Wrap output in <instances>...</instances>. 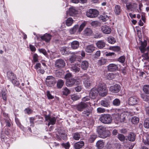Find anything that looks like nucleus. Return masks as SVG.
<instances>
[{
	"mask_svg": "<svg viewBox=\"0 0 149 149\" xmlns=\"http://www.w3.org/2000/svg\"><path fill=\"white\" fill-rule=\"evenodd\" d=\"M109 49L115 52H118L120 50V47L118 46L111 47L109 48Z\"/></svg>",
	"mask_w": 149,
	"mask_h": 149,
	"instance_id": "49",
	"label": "nucleus"
},
{
	"mask_svg": "<svg viewBox=\"0 0 149 149\" xmlns=\"http://www.w3.org/2000/svg\"><path fill=\"white\" fill-rule=\"evenodd\" d=\"M2 98L4 101H6L7 100L6 93L5 91H2L1 93Z\"/></svg>",
	"mask_w": 149,
	"mask_h": 149,
	"instance_id": "51",
	"label": "nucleus"
},
{
	"mask_svg": "<svg viewBox=\"0 0 149 149\" xmlns=\"http://www.w3.org/2000/svg\"><path fill=\"white\" fill-rule=\"evenodd\" d=\"M91 98V97L90 96H86L84 97H83L82 99V100L83 102H85L86 101H88V100H90V99Z\"/></svg>",
	"mask_w": 149,
	"mask_h": 149,
	"instance_id": "64",
	"label": "nucleus"
},
{
	"mask_svg": "<svg viewBox=\"0 0 149 149\" xmlns=\"http://www.w3.org/2000/svg\"><path fill=\"white\" fill-rule=\"evenodd\" d=\"M120 100L117 98L114 99L113 102V104L114 106H118L120 105Z\"/></svg>",
	"mask_w": 149,
	"mask_h": 149,
	"instance_id": "45",
	"label": "nucleus"
},
{
	"mask_svg": "<svg viewBox=\"0 0 149 149\" xmlns=\"http://www.w3.org/2000/svg\"><path fill=\"white\" fill-rule=\"evenodd\" d=\"M147 45V42L146 40H144L143 42H141V46L139 47V49L141 53H144L146 51Z\"/></svg>",
	"mask_w": 149,
	"mask_h": 149,
	"instance_id": "16",
	"label": "nucleus"
},
{
	"mask_svg": "<svg viewBox=\"0 0 149 149\" xmlns=\"http://www.w3.org/2000/svg\"><path fill=\"white\" fill-rule=\"evenodd\" d=\"M68 49L69 48L67 47H61L60 49L61 54L63 55H67L69 54Z\"/></svg>",
	"mask_w": 149,
	"mask_h": 149,
	"instance_id": "28",
	"label": "nucleus"
},
{
	"mask_svg": "<svg viewBox=\"0 0 149 149\" xmlns=\"http://www.w3.org/2000/svg\"><path fill=\"white\" fill-rule=\"evenodd\" d=\"M79 80V79H75L74 78H71L66 80L65 84L67 86L71 87L75 85L77 83H79L78 81Z\"/></svg>",
	"mask_w": 149,
	"mask_h": 149,
	"instance_id": "7",
	"label": "nucleus"
},
{
	"mask_svg": "<svg viewBox=\"0 0 149 149\" xmlns=\"http://www.w3.org/2000/svg\"><path fill=\"white\" fill-rule=\"evenodd\" d=\"M51 38V35L47 33H46L40 37V38L42 40L47 42H49Z\"/></svg>",
	"mask_w": 149,
	"mask_h": 149,
	"instance_id": "17",
	"label": "nucleus"
},
{
	"mask_svg": "<svg viewBox=\"0 0 149 149\" xmlns=\"http://www.w3.org/2000/svg\"><path fill=\"white\" fill-rule=\"evenodd\" d=\"M120 89L121 87L120 85L115 84L110 86L109 91L112 93H118L120 91Z\"/></svg>",
	"mask_w": 149,
	"mask_h": 149,
	"instance_id": "10",
	"label": "nucleus"
},
{
	"mask_svg": "<svg viewBox=\"0 0 149 149\" xmlns=\"http://www.w3.org/2000/svg\"><path fill=\"white\" fill-rule=\"evenodd\" d=\"M144 126L146 128H149V118L145 120L144 123Z\"/></svg>",
	"mask_w": 149,
	"mask_h": 149,
	"instance_id": "50",
	"label": "nucleus"
},
{
	"mask_svg": "<svg viewBox=\"0 0 149 149\" xmlns=\"http://www.w3.org/2000/svg\"><path fill=\"white\" fill-rule=\"evenodd\" d=\"M97 90L99 95L101 96L104 97L106 96L108 93V89L105 85L101 83L98 84Z\"/></svg>",
	"mask_w": 149,
	"mask_h": 149,
	"instance_id": "3",
	"label": "nucleus"
},
{
	"mask_svg": "<svg viewBox=\"0 0 149 149\" xmlns=\"http://www.w3.org/2000/svg\"><path fill=\"white\" fill-rule=\"evenodd\" d=\"M106 110L103 108L98 107L97 109V112L98 113H103Z\"/></svg>",
	"mask_w": 149,
	"mask_h": 149,
	"instance_id": "55",
	"label": "nucleus"
},
{
	"mask_svg": "<svg viewBox=\"0 0 149 149\" xmlns=\"http://www.w3.org/2000/svg\"><path fill=\"white\" fill-rule=\"evenodd\" d=\"M105 43L102 40H99L96 43L97 47L100 49H102L105 47Z\"/></svg>",
	"mask_w": 149,
	"mask_h": 149,
	"instance_id": "19",
	"label": "nucleus"
},
{
	"mask_svg": "<svg viewBox=\"0 0 149 149\" xmlns=\"http://www.w3.org/2000/svg\"><path fill=\"white\" fill-rule=\"evenodd\" d=\"M80 68L78 64H73L71 68V70L75 72H78L80 70Z\"/></svg>",
	"mask_w": 149,
	"mask_h": 149,
	"instance_id": "24",
	"label": "nucleus"
},
{
	"mask_svg": "<svg viewBox=\"0 0 149 149\" xmlns=\"http://www.w3.org/2000/svg\"><path fill=\"white\" fill-rule=\"evenodd\" d=\"M95 47L92 45H88L85 48V51L88 53H92L95 50Z\"/></svg>",
	"mask_w": 149,
	"mask_h": 149,
	"instance_id": "21",
	"label": "nucleus"
},
{
	"mask_svg": "<svg viewBox=\"0 0 149 149\" xmlns=\"http://www.w3.org/2000/svg\"><path fill=\"white\" fill-rule=\"evenodd\" d=\"M71 97V99L73 101L78 100L80 98V97L77 95H72Z\"/></svg>",
	"mask_w": 149,
	"mask_h": 149,
	"instance_id": "54",
	"label": "nucleus"
},
{
	"mask_svg": "<svg viewBox=\"0 0 149 149\" xmlns=\"http://www.w3.org/2000/svg\"><path fill=\"white\" fill-rule=\"evenodd\" d=\"M139 101V98L136 96H133L130 97L128 99L129 104L134 105L138 103Z\"/></svg>",
	"mask_w": 149,
	"mask_h": 149,
	"instance_id": "9",
	"label": "nucleus"
},
{
	"mask_svg": "<svg viewBox=\"0 0 149 149\" xmlns=\"http://www.w3.org/2000/svg\"><path fill=\"white\" fill-rule=\"evenodd\" d=\"M76 55H74L72 56L69 59L70 61L71 62L73 63L74 61L76 60Z\"/></svg>",
	"mask_w": 149,
	"mask_h": 149,
	"instance_id": "62",
	"label": "nucleus"
},
{
	"mask_svg": "<svg viewBox=\"0 0 149 149\" xmlns=\"http://www.w3.org/2000/svg\"><path fill=\"white\" fill-rule=\"evenodd\" d=\"M118 139L121 142H124L125 140V137L123 134H119L118 135Z\"/></svg>",
	"mask_w": 149,
	"mask_h": 149,
	"instance_id": "47",
	"label": "nucleus"
},
{
	"mask_svg": "<svg viewBox=\"0 0 149 149\" xmlns=\"http://www.w3.org/2000/svg\"><path fill=\"white\" fill-rule=\"evenodd\" d=\"M86 22H84L80 25L79 27L78 32L79 33L82 31L84 27L86 25Z\"/></svg>",
	"mask_w": 149,
	"mask_h": 149,
	"instance_id": "43",
	"label": "nucleus"
},
{
	"mask_svg": "<svg viewBox=\"0 0 149 149\" xmlns=\"http://www.w3.org/2000/svg\"><path fill=\"white\" fill-rule=\"evenodd\" d=\"M107 70L110 72H113L117 70L118 67L117 65L114 63L110 64L107 66Z\"/></svg>",
	"mask_w": 149,
	"mask_h": 149,
	"instance_id": "14",
	"label": "nucleus"
},
{
	"mask_svg": "<svg viewBox=\"0 0 149 149\" xmlns=\"http://www.w3.org/2000/svg\"><path fill=\"white\" fill-rule=\"evenodd\" d=\"M137 5L135 3H131L126 4L127 8L128 10H132L136 8Z\"/></svg>",
	"mask_w": 149,
	"mask_h": 149,
	"instance_id": "23",
	"label": "nucleus"
},
{
	"mask_svg": "<svg viewBox=\"0 0 149 149\" xmlns=\"http://www.w3.org/2000/svg\"><path fill=\"white\" fill-rule=\"evenodd\" d=\"M136 135L132 132H131L127 136L128 140L130 141H134L136 139Z\"/></svg>",
	"mask_w": 149,
	"mask_h": 149,
	"instance_id": "25",
	"label": "nucleus"
},
{
	"mask_svg": "<svg viewBox=\"0 0 149 149\" xmlns=\"http://www.w3.org/2000/svg\"><path fill=\"white\" fill-rule=\"evenodd\" d=\"M101 28L102 31L105 34H109L111 31L110 27L107 25L102 26Z\"/></svg>",
	"mask_w": 149,
	"mask_h": 149,
	"instance_id": "12",
	"label": "nucleus"
},
{
	"mask_svg": "<svg viewBox=\"0 0 149 149\" xmlns=\"http://www.w3.org/2000/svg\"><path fill=\"white\" fill-rule=\"evenodd\" d=\"M125 57L124 56H122L120 57L118 59V61L120 63H123L125 62Z\"/></svg>",
	"mask_w": 149,
	"mask_h": 149,
	"instance_id": "58",
	"label": "nucleus"
},
{
	"mask_svg": "<svg viewBox=\"0 0 149 149\" xmlns=\"http://www.w3.org/2000/svg\"><path fill=\"white\" fill-rule=\"evenodd\" d=\"M99 120L104 124H111L112 121V118L109 114H104L101 115L99 118Z\"/></svg>",
	"mask_w": 149,
	"mask_h": 149,
	"instance_id": "4",
	"label": "nucleus"
},
{
	"mask_svg": "<svg viewBox=\"0 0 149 149\" xmlns=\"http://www.w3.org/2000/svg\"><path fill=\"white\" fill-rule=\"evenodd\" d=\"M89 64L88 61L86 60L83 61L81 63V67L84 70H86L88 67Z\"/></svg>",
	"mask_w": 149,
	"mask_h": 149,
	"instance_id": "27",
	"label": "nucleus"
},
{
	"mask_svg": "<svg viewBox=\"0 0 149 149\" xmlns=\"http://www.w3.org/2000/svg\"><path fill=\"white\" fill-rule=\"evenodd\" d=\"M33 110L30 108H28L25 109L24 110L25 113H27L28 114H30L32 113Z\"/></svg>",
	"mask_w": 149,
	"mask_h": 149,
	"instance_id": "59",
	"label": "nucleus"
},
{
	"mask_svg": "<svg viewBox=\"0 0 149 149\" xmlns=\"http://www.w3.org/2000/svg\"><path fill=\"white\" fill-rule=\"evenodd\" d=\"M62 94L63 95L67 96L70 93V91L66 87H64L62 89Z\"/></svg>",
	"mask_w": 149,
	"mask_h": 149,
	"instance_id": "36",
	"label": "nucleus"
},
{
	"mask_svg": "<svg viewBox=\"0 0 149 149\" xmlns=\"http://www.w3.org/2000/svg\"><path fill=\"white\" fill-rule=\"evenodd\" d=\"M56 82L55 78L52 76H48L46 79V84L48 86L51 87L54 86Z\"/></svg>",
	"mask_w": 149,
	"mask_h": 149,
	"instance_id": "6",
	"label": "nucleus"
},
{
	"mask_svg": "<svg viewBox=\"0 0 149 149\" xmlns=\"http://www.w3.org/2000/svg\"><path fill=\"white\" fill-rule=\"evenodd\" d=\"M74 20L71 17H69L66 20L65 24L68 26H71L73 23Z\"/></svg>",
	"mask_w": 149,
	"mask_h": 149,
	"instance_id": "34",
	"label": "nucleus"
},
{
	"mask_svg": "<svg viewBox=\"0 0 149 149\" xmlns=\"http://www.w3.org/2000/svg\"><path fill=\"white\" fill-rule=\"evenodd\" d=\"M107 61L106 59L103 58H101V59L98 60L97 63L99 65L101 66L106 64L107 63Z\"/></svg>",
	"mask_w": 149,
	"mask_h": 149,
	"instance_id": "39",
	"label": "nucleus"
},
{
	"mask_svg": "<svg viewBox=\"0 0 149 149\" xmlns=\"http://www.w3.org/2000/svg\"><path fill=\"white\" fill-rule=\"evenodd\" d=\"M11 81L13 84L17 86L19 85V83L18 81L17 80V77H16L15 78L13 79Z\"/></svg>",
	"mask_w": 149,
	"mask_h": 149,
	"instance_id": "56",
	"label": "nucleus"
},
{
	"mask_svg": "<svg viewBox=\"0 0 149 149\" xmlns=\"http://www.w3.org/2000/svg\"><path fill=\"white\" fill-rule=\"evenodd\" d=\"M146 137V139H143V142L145 145L149 146V135H147Z\"/></svg>",
	"mask_w": 149,
	"mask_h": 149,
	"instance_id": "46",
	"label": "nucleus"
},
{
	"mask_svg": "<svg viewBox=\"0 0 149 149\" xmlns=\"http://www.w3.org/2000/svg\"><path fill=\"white\" fill-rule=\"evenodd\" d=\"M99 13V11L97 10L90 9L86 11V15L87 17L90 18H94L97 17Z\"/></svg>",
	"mask_w": 149,
	"mask_h": 149,
	"instance_id": "5",
	"label": "nucleus"
},
{
	"mask_svg": "<svg viewBox=\"0 0 149 149\" xmlns=\"http://www.w3.org/2000/svg\"><path fill=\"white\" fill-rule=\"evenodd\" d=\"M45 118L46 121H49L52 125L55 124L56 118L55 117H51L49 115H46L45 116Z\"/></svg>",
	"mask_w": 149,
	"mask_h": 149,
	"instance_id": "13",
	"label": "nucleus"
},
{
	"mask_svg": "<svg viewBox=\"0 0 149 149\" xmlns=\"http://www.w3.org/2000/svg\"><path fill=\"white\" fill-rule=\"evenodd\" d=\"M47 97L48 99H52L54 98V97L51 95V94L50 93L49 91H47Z\"/></svg>",
	"mask_w": 149,
	"mask_h": 149,
	"instance_id": "61",
	"label": "nucleus"
},
{
	"mask_svg": "<svg viewBox=\"0 0 149 149\" xmlns=\"http://www.w3.org/2000/svg\"><path fill=\"white\" fill-rule=\"evenodd\" d=\"M80 138V135L79 133H74L73 139L75 140H78Z\"/></svg>",
	"mask_w": 149,
	"mask_h": 149,
	"instance_id": "48",
	"label": "nucleus"
},
{
	"mask_svg": "<svg viewBox=\"0 0 149 149\" xmlns=\"http://www.w3.org/2000/svg\"><path fill=\"white\" fill-rule=\"evenodd\" d=\"M79 83H77L75 85H77V86L75 88V89L76 91L77 92H80L82 88L81 81L80 80L78 81Z\"/></svg>",
	"mask_w": 149,
	"mask_h": 149,
	"instance_id": "32",
	"label": "nucleus"
},
{
	"mask_svg": "<svg viewBox=\"0 0 149 149\" xmlns=\"http://www.w3.org/2000/svg\"><path fill=\"white\" fill-rule=\"evenodd\" d=\"M84 34L86 36L91 35L92 33V31L91 29L89 28H87L84 31Z\"/></svg>",
	"mask_w": 149,
	"mask_h": 149,
	"instance_id": "38",
	"label": "nucleus"
},
{
	"mask_svg": "<svg viewBox=\"0 0 149 149\" xmlns=\"http://www.w3.org/2000/svg\"><path fill=\"white\" fill-rule=\"evenodd\" d=\"M78 14V11L75 7H72L69 8L68 11H67L66 15L71 16H74Z\"/></svg>",
	"mask_w": 149,
	"mask_h": 149,
	"instance_id": "11",
	"label": "nucleus"
},
{
	"mask_svg": "<svg viewBox=\"0 0 149 149\" xmlns=\"http://www.w3.org/2000/svg\"><path fill=\"white\" fill-rule=\"evenodd\" d=\"M7 77L8 79L10 80V81L16 77L15 74L10 71H9L7 72Z\"/></svg>",
	"mask_w": 149,
	"mask_h": 149,
	"instance_id": "18",
	"label": "nucleus"
},
{
	"mask_svg": "<svg viewBox=\"0 0 149 149\" xmlns=\"http://www.w3.org/2000/svg\"><path fill=\"white\" fill-rule=\"evenodd\" d=\"M107 41L109 43L114 44L116 42L115 39L112 36H109L107 38Z\"/></svg>",
	"mask_w": 149,
	"mask_h": 149,
	"instance_id": "41",
	"label": "nucleus"
},
{
	"mask_svg": "<svg viewBox=\"0 0 149 149\" xmlns=\"http://www.w3.org/2000/svg\"><path fill=\"white\" fill-rule=\"evenodd\" d=\"M122 10L120 6L118 5H116L114 7V12L116 15H119L120 13Z\"/></svg>",
	"mask_w": 149,
	"mask_h": 149,
	"instance_id": "29",
	"label": "nucleus"
},
{
	"mask_svg": "<svg viewBox=\"0 0 149 149\" xmlns=\"http://www.w3.org/2000/svg\"><path fill=\"white\" fill-rule=\"evenodd\" d=\"M106 56H114L113 58H114L116 56V54L114 52H107L105 53Z\"/></svg>",
	"mask_w": 149,
	"mask_h": 149,
	"instance_id": "60",
	"label": "nucleus"
},
{
	"mask_svg": "<svg viewBox=\"0 0 149 149\" xmlns=\"http://www.w3.org/2000/svg\"><path fill=\"white\" fill-rule=\"evenodd\" d=\"M72 75L71 73H68L65 74L64 77V79H66V80L70 79L71 78H72Z\"/></svg>",
	"mask_w": 149,
	"mask_h": 149,
	"instance_id": "53",
	"label": "nucleus"
},
{
	"mask_svg": "<svg viewBox=\"0 0 149 149\" xmlns=\"http://www.w3.org/2000/svg\"><path fill=\"white\" fill-rule=\"evenodd\" d=\"M79 25H76L73 27L71 28L69 30V32L71 34L75 33L77 31H78Z\"/></svg>",
	"mask_w": 149,
	"mask_h": 149,
	"instance_id": "30",
	"label": "nucleus"
},
{
	"mask_svg": "<svg viewBox=\"0 0 149 149\" xmlns=\"http://www.w3.org/2000/svg\"><path fill=\"white\" fill-rule=\"evenodd\" d=\"M91 106V103L90 102H81L76 105L75 107L79 111H82L84 109L87 108L83 111L82 114L84 115L88 116L92 112L93 108Z\"/></svg>",
	"mask_w": 149,
	"mask_h": 149,
	"instance_id": "1",
	"label": "nucleus"
},
{
	"mask_svg": "<svg viewBox=\"0 0 149 149\" xmlns=\"http://www.w3.org/2000/svg\"><path fill=\"white\" fill-rule=\"evenodd\" d=\"M84 83L85 86L86 88H88L91 86L92 81L90 80V78L88 77H86V78L84 79Z\"/></svg>",
	"mask_w": 149,
	"mask_h": 149,
	"instance_id": "20",
	"label": "nucleus"
},
{
	"mask_svg": "<svg viewBox=\"0 0 149 149\" xmlns=\"http://www.w3.org/2000/svg\"><path fill=\"white\" fill-rule=\"evenodd\" d=\"M97 137V136L95 134H92L90 135L88 141L90 143H93Z\"/></svg>",
	"mask_w": 149,
	"mask_h": 149,
	"instance_id": "40",
	"label": "nucleus"
},
{
	"mask_svg": "<svg viewBox=\"0 0 149 149\" xmlns=\"http://www.w3.org/2000/svg\"><path fill=\"white\" fill-rule=\"evenodd\" d=\"M141 97L143 100L146 101H149V96L147 95H141Z\"/></svg>",
	"mask_w": 149,
	"mask_h": 149,
	"instance_id": "57",
	"label": "nucleus"
},
{
	"mask_svg": "<svg viewBox=\"0 0 149 149\" xmlns=\"http://www.w3.org/2000/svg\"><path fill=\"white\" fill-rule=\"evenodd\" d=\"M79 43L78 41H73L71 43V47L72 49H76L79 47Z\"/></svg>",
	"mask_w": 149,
	"mask_h": 149,
	"instance_id": "26",
	"label": "nucleus"
},
{
	"mask_svg": "<svg viewBox=\"0 0 149 149\" xmlns=\"http://www.w3.org/2000/svg\"><path fill=\"white\" fill-rule=\"evenodd\" d=\"M96 146L97 148L99 149H102L104 147V142L102 140H99L97 142Z\"/></svg>",
	"mask_w": 149,
	"mask_h": 149,
	"instance_id": "33",
	"label": "nucleus"
},
{
	"mask_svg": "<svg viewBox=\"0 0 149 149\" xmlns=\"http://www.w3.org/2000/svg\"><path fill=\"white\" fill-rule=\"evenodd\" d=\"M97 131L99 136L102 138H105L109 136L111 134L109 130L102 125L97 127Z\"/></svg>",
	"mask_w": 149,
	"mask_h": 149,
	"instance_id": "2",
	"label": "nucleus"
},
{
	"mask_svg": "<svg viewBox=\"0 0 149 149\" xmlns=\"http://www.w3.org/2000/svg\"><path fill=\"white\" fill-rule=\"evenodd\" d=\"M64 81L62 79H58L57 82V86L58 88H61L63 86Z\"/></svg>",
	"mask_w": 149,
	"mask_h": 149,
	"instance_id": "35",
	"label": "nucleus"
},
{
	"mask_svg": "<svg viewBox=\"0 0 149 149\" xmlns=\"http://www.w3.org/2000/svg\"><path fill=\"white\" fill-rule=\"evenodd\" d=\"M84 146V142L83 141H79L75 143L74 147L75 149H80Z\"/></svg>",
	"mask_w": 149,
	"mask_h": 149,
	"instance_id": "22",
	"label": "nucleus"
},
{
	"mask_svg": "<svg viewBox=\"0 0 149 149\" xmlns=\"http://www.w3.org/2000/svg\"><path fill=\"white\" fill-rule=\"evenodd\" d=\"M116 74L112 73H107L106 75V78L109 80H111L116 78Z\"/></svg>",
	"mask_w": 149,
	"mask_h": 149,
	"instance_id": "31",
	"label": "nucleus"
},
{
	"mask_svg": "<svg viewBox=\"0 0 149 149\" xmlns=\"http://www.w3.org/2000/svg\"><path fill=\"white\" fill-rule=\"evenodd\" d=\"M139 121V118L136 116H134L132 118L131 122L133 124H136L138 123Z\"/></svg>",
	"mask_w": 149,
	"mask_h": 149,
	"instance_id": "42",
	"label": "nucleus"
},
{
	"mask_svg": "<svg viewBox=\"0 0 149 149\" xmlns=\"http://www.w3.org/2000/svg\"><path fill=\"white\" fill-rule=\"evenodd\" d=\"M98 93L97 89L93 88L91 90L89 95L91 98L95 99L97 96Z\"/></svg>",
	"mask_w": 149,
	"mask_h": 149,
	"instance_id": "15",
	"label": "nucleus"
},
{
	"mask_svg": "<svg viewBox=\"0 0 149 149\" xmlns=\"http://www.w3.org/2000/svg\"><path fill=\"white\" fill-rule=\"evenodd\" d=\"M33 62H36L38 61V56L36 54H34L33 57Z\"/></svg>",
	"mask_w": 149,
	"mask_h": 149,
	"instance_id": "52",
	"label": "nucleus"
},
{
	"mask_svg": "<svg viewBox=\"0 0 149 149\" xmlns=\"http://www.w3.org/2000/svg\"><path fill=\"white\" fill-rule=\"evenodd\" d=\"M65 65V61L61 59L56 60L54 64L55 67L58 69H61L64 68Z\"/></svg>",
	"mask_w": 149,
	"mask_h": 149,
	"instance_id": "8",
	"label": "nucleus"
},
{
	"mask_svg": "<svg viewBox=\"0 0 149 149\" xmlns=\"http://www.w3.org/2000/svg\"><path fill=\"white\" fill-rule=\"evenodd\" d=\"M143 91L146 93L149 94V85L144 86L143 87Z\"/></svg>",
	"mask_w": 149,
	"mask_h": 149,
	"instance_id": "44",
	"label": "nucleus"
},
{
	"mask_svg": "<svg viewBox=\"0 0 149 149\" xmlns=\"http://www.w3.org/2000/svg\"><path fill=\"white\" fill-rule=\"evenodd\" d=\"M39 52L41 53H42L44 55L46 56L47 55V53L46 50L43 49H39Z\"/></svg>",
	"mask_w": 149,
	"mask_h": 149,
	"instance_id": "63",
	"label": "nucleus"
},
{
	"mask_svg": "<svg viewBox=\"0 0 149 149\" xmlns=\"http://www.w3.org/2000/svg\"><path fill=\"white\" fill-rule=\"evenodd\" d=\"M101 104L102 106L106 107H108L110 105L109 102L107 100H102Z\"/></svg>",
	"mask_w": 149,
	"mask_h": 149,
	"instance_id": "37",
	"label": "nucleus"
}]
</instances>
